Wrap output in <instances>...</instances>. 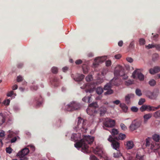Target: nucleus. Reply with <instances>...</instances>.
<instances>
[{"label": "nucleus", "instance_id": "1", "mask_svg": "<svg viewBox=\"0 0 160 160\" xmlns=\"http://www.w3.org/2000/svg\"><path fill=\"white\" fill-rule=\"evenodd\" d=\"M93 137L90 136H83V138L74 144L75 147L79 149L81 148V151L86 153H89L90 151L89 149V145L91 144L93 142Z\"/></svg>", "mask_w": 160, "mask_h": 160}, {"label": "nucleus", "instance_id": "24", "mask_svg": "<svg viewBox=\"0 0 160 160\" xmlns=\"http://www.w3.org/2000/svg\"><path fill=\"white\" fill-rule=\"evenodd\" d=\"M58 79L56 77H54L52 79V84L55 87H57L58 86Z\"/></svg>", "mask_w": 160, "mask_h": 160}, {"label": "nucleus", "instance_id": "40", "mask_svg": "<svg viewBox=\"0 0 160 160\" xmlns=\"http://www.w3.org/2000/svg\"><path fill=\"white\" fill-rule=\"evenodd\" d=\"M145 41L144 39L141 38L139 40V44L140 45H143L145 44Z\"/></svg>", "mask_w": 160, "mask_h": 160}, {"label": "nucleus", "instance_id": "38", "mask_svg": "<svg viewBox=\"0 0 160 160\" xmlns=\"http://www.w3.org/2000/svg\"><path fill=\"white\" fill-rule=\"evenodd\" d=\"M107 91L104 93V94L105 95H110L112 94L113 91L112 90L110 89L109 90H107Z\"/></svg>", "mask_w": 160, "mask_h": 160}, {"label": "nucleus", "instance_id": "61", "mask_svg": "<svg viewBox=\"0 0 160 160\" xmlns=\"http://www.w3.org/2000/svg\"><path fill=\"white\" fill-rule=\"evenodd\" d=\"M28 147H30L31 149H32V150L33 151H35V147L33 145H30L28 146Z\"/></svg>", "mask_w": 160, "mask_h": 160}, {"label": "nucleus", "instance_id": "50", "mask_svg": "<svg viewBox=\"0 0 160 160\" xmlns=\"http://www.w3.org/2000/svg\"><path fill=\"white\" fill-rule=\"evenodd\" d=\"M120 127L121 129L123 130H125L127 129L126 126L123 123L120 124Z\"/></svg>", "mask_w": 160, "mask_h": 160}, {"label": "nucleus", "instance_id": "7", "mask_svg": "<svg viewBox=\"0 0 160 160\" xmlns=\"http://www.w3.org/2000/svg\"><path fill=\"white\" fill-rule=\"evenodd\" d=\"M114 74L116 76H123L125 75L124 69L122 67L118 65L115 69Z\"/></svg>", "mask_w": 160, "mask_h": 160}, {"label": "nucleus", "instance_id": "33", "mask_svg": "<svg viewBox=\"0 0 160 160\" xmlns=\"http://www.w3.org/2000/svg\"><path fill=\"white\" fill-rule=\"evenodd\" d=\"M108 68H104L102 71L101 72V75L102 76H104L106 73L108 72Z\"/></svg>", "mask_w": 160, "mask_h": 160}, {"label": "nucleus", "instance_id": "35", "mask_svg": "<svg viewBox=\"0 0 160 160\" xmlns=\"http://www.w3.org/2000/svg\"><path fill=\"white\" fill-rule=\"evenodd\" d=\"M122 154L119 151H117L116 153H113V157L115 158H118L121 156Z\"/></svg>", "mask_w": 160, "mask_h": 160}, {"label": "nucleus", "instance_id": "47", "mask_svg": "<svg viewBox=\"0 0 160 160\" xmlns=\"http://www.w3.org/2000/svg\"><path fill=\"white\" fill-rule=\"evenodd\" d=\"M159 148L157 149V150H155V151L153 150H151L152 152L153 151L154 152H156V154L158 155V154L159 157H160V149H159Z\"/></svg>", "mask_w": 160, "mask_h": 160}, {"label": "nucleus", "instance_id": "39", "mask_svg": "<svg viewBox=\"0 0 160 160\" xmlns=\"http://www.w3.org/2000/svg\"><path fill=\"white\" fill-rule=\"evenodd\" d=\"M102 108H100V114L101 116H102L106 112V108H104L102 110Z\"/></svg>", "mask_w": 160, "mask_h": 160}, {"label": "nucleus", "instance_id": "18", "mask_svg": "<svg viewBox=\"0 0 160 160\" xmlns=\"http://www.w3.org/2000/svg\"><path fill=\"white\" fill-rule=\"evenodd\" d=\"M78 120L76 128H77V129H79V128H80L82 124L83 123V122H85V123H86V120L82 119L80 117H78Z\"/></svg>", "mask_w": 160, "mask_h": 160}, {"label": "nucleus", "instance_id": "45", "mask_svg": "<svg viewBox=\"0 0 160 160\" xmlns=\"http://www.w3.org/2000/svg\"><path fill=\"white\" fill-rule=\"evenodd\" d=\"M52 71L54 73H57L58 72V69L57 67H53L52 68Z\"/></svg>", "mask_w": 160, "mask_h": 160}, {"label": "nucleus", "instance_id": "44", "mask_svg": "<svg viewBox=\"0 0 160 160\" xmlns=\"http://www.w3.org/2000/svg\"><path fill=\"white\" fill-rule=\"evenodd\" d=\"M149 84L151 86H154L156 84V81L153 79L149 81Z\"/></svg>", "mask_w": 160, "mask_h": 160}, {"label": "nucleus", "instance_id": "62", "mask_svg": "<svg viewBox=\"0 0 160 160\" xmlns=\"http://www.w3.org/2000/svg\"><path fill=\"white\" fill-rule=\"evenodd\" d=\"M13 91H11L9 92H8L7 94V96L8 97H11V96L12 95H13Z\"/></svg>", "mask_w": 160, "mask_h": 160}, {"label": "nucleus", "instance_id": "13", "mask_svg": "<svg viewBox=\"0 0 160 160\" xmlns=\"http://www.w3.org/2000/svg\"><path fill=\"white\" fill-rule=\"evenodd\" d=\"M81 138V134L80 133H73L71 137V139L72 141H78Z\"/></svg>", "mask_w": 160, "mask_h": 160}, {"label": "nucleus", "instance_id": "8", "mask_svg": "<svg viewBox=\"0 0 160 160\" xmlns=\"http://www.w3.org/2000/svg\"><path fill=\"white\" fill-rule=\"evenodd\" d=\"M103 124V126L106 127L112 128L115 126V121L114 120L109 118H107L104 121Z\"/></svg>", "mask_w": 160, "mask_h": 160}, {"label": "nucleus", "instance_id": "19", "mask_svg": "<svg viewBox=\"0 0 160 160\" xmlns=\"http://www.w3.org/2000/svg\"><path fill=\"white\" fill-rule=\"evenodd\" d=\"M126 146V148L128 149L132 148L134 146L133 142L132 141H129L127 142L126 144H125Z\"/></svg>", "mask_w": 160, "mask_h": 160}, {"label": "nucleus", "instance_id": "3", "mask_svg": "<svg viewBox=\"0 0 160 160\" xmlns=\"http://www.w3.org/2000/svg\"><path fill=\"white\" fill-rule=\"evenodd\" d=\"M80 108V105L79 103L75 101H72L66 106L65 110L71 112L78 110Z\"/></svg>", "mask_w": 160, "mask_h": 160}, {"label": "nucleus", "instance_id": "53", "mask_svg": "<svg viewBox=\"0 0 160 160\" xmlns=\"http://www.w3.org/2000/svg\"><path fill=\"white\" fill-rule=\"evenodd\" d=\"M22 80V76H19L17 77V81L18 82H21Z\"/></svg>", "mask_w": 160, "mask_h": 160}, {"label": "nucleus", "instance_id": "28", "mask_svg": "<svg viewBox=\"0 0 160 160\" xmlns=\"http://www.w3.org/2000/svg\"><path fill=\"white\" fill-rule=\"evenodd\" d=\"M155 110V107L146 105V111H154Z\"/></svg>", "mask_w": 160, "mask_h": 160}, {"label": "nucleus", "instance_id": "23", "mask_svg": "<svg viewBox=\"0 0 160 160\" xmlns=\"http://www.w3.org/2000/svg\"><path fill=\"white\" fill-rule=\"evenodd\" d=\"M86 124V123H85V122H83V123L82 124L80 128H79V129L80 128L81 131L82 132H87V128L85 126Z\"/></svg>", "mask_w": 160, "mask_h": 160}, {"label": "nucleus", "instance_id": "14", "mask_svg": "<svg viewBox=\"0 0 160 160\" xmlns=\"http://www.w3.org/2000/svg\"><path fill=\"white\" fill-rule=\"evenodd\" d=\"M93 152L96 154H97L100 156H102L103 152L102 148L99 147H97L96 148H92Z\"/></svg>", "mask_w": 160, "mask_h": 160}, {"label": "nucleus", "instance_id": "46", "mask_svg": "<svg viewBox=\"0 0 160 160\" xmlns=\"http://www.w3.org/2000/svg\"><path fill=\"white\" fill-rule=\"evenodd\" d=\"M131 110L133 112H137L138 111V109L137 107L135 106H133L131 107Z\"/></svg>", "mask_w": 160, "mask_h": 160}, {"label": "nucleus", "instance_id": "30", "mask_svg": "<svg viewBox=\"0 0 160 160\" xmlns=\"http://www.w3.org/2000/svg\"><path fill=\"white\" fill-rule=\"evenodd\" d=\"M91 98V97L90 96L85 97L82 99V100L84 102H87L88 103H90Z\"/></svg>", "mask_w": 160, "mask_h": 160}, {"label": "nucleus", "instance_id": "6", "mask_svg": "<svg viewBox=\"0 0 160 160\" xmlns=\"http://www.w3.org/2000/svg\"><path fill=\"white\" fill-rule=\"evenodd\" d=\"M108 140L112 143V146L113 148L116 150L118 149L120 146V143L118 141L116 140L115 138H113L112 136L110 135Z\"/></svg>", "mask_w": 160, "mask_h": 160}, {"label": "nucleus", "instance_id": "10", "mask_svg": "<svg viewBox=\"0 0 160 160\" xmlns=\"http://www.w3.org/2000/svg\"><path fill=\"white\" fill-rule=\"evenodd\" d=\"M106 59L105 56L103 57H98L94 60V62L93 63V65L95 67H97L99 63L103 62Z\"/></svg>", "mask_w": 160, "mask_h": 160}, {"label": "nucleus", "instance_id": "5", "mask_svg": "<svg viewBox=\"0 0 160 160\" xmlns=\"http://www.w3.org/2000/svg\"><path fill=\"white\" fill-rule=\"evenodd\" d=\"M142 69H137L133 72L132 77L134 79H138L140 81H143L144 78V75L141 72Z\"/></svg>", "mask_w": 160, "mask_h": 160}, {"label": "nucleus", "instance_id": "2", "mask_svg": "<svg viewBox=\"0 0 160 160\" xmlns=\"http://www.w3.org/2000/svg\"><path fill=\"white\" fill-rule=\"evenodd\" d=\"M152 138L155 142L151 143L150 142L149 138L146 139L145 146L148 148L155 151L160 148V142H159L160 136L158 134H155L153 135Z\"/></svg>", "mask_w": 160, "mask_h": 160}, {"label": "nucleus", "instance_id": "11", "mask_svg": "<svg viewBox=\"0 0 160 160\" xmlns=\"http://www.w3.org/2000/svg\"><path fill=\"white\" fill-rule=\"evenodd\" d=\"M146 95L149 98L152 99H155L157 98L158 94L156 92H152L150 91H148L147 92Z\"/></svg>", "mask_w": 160, "mask_h": 160}, {"label": "nucleus", "instance_id": "49", "mask_svg": "<svg viewBox=\"0 0 160 160\" xmlns=\"http://www.w3.org/2000/svg\"><path fill=\"white\" fill-rule=\"evenodd\" d=\"M92 78V76L90 75H88L86 78V80L87 82L91 81Z\"/></svg>", "mask_w": 160, "mask_h": 160}, {"label": "nucleus", "instance_id": "63", "mask_svg": "<svg viewBox=\"0 0 160 160\" xmlns=\"http://www.w3.org/2000/svg\"><path fill=\"white\" fill-rule=\"evenodd\" d=\"M17 138L16 137H14L12 138L11 140V142L12 143L14 142L17 140Z\"/></svg>", "mask_w": 160, "mask_h": 160}, {"label": "nucleus", "instance_id": "9", "mask_svg": "<svg viewBox=\"0 0 160 160\" xmlns=\"http://www.w3.org/2000/svg\"><path fill=\"white\" fill-rule=\"evenodd\" d=\"M141 125L140 122L134 120L132 121L129 126L130 129L132 131H134L139 128Z\"/></svg>", "mask_w": 160, "mask_h": 160}, {"label": "nucleus", "instance_id": "22", "mask_svg": "<svg viewBox=\"0 0 160 160\" xmlns=\"http://www.w3.org/2000/svg\"><path fill=\"white\" fill-rule=\"evenodd\" d=\"M152 116V114L149 113L146 114L143 116L144 122L146 123L147 122L148 120Z\"/></svg>", "mask_w": 160, "mask_h": 160}, {"label": "nucleus", "instance_id": "16", "mask_svg": "<svg viewBox=\"0 0 160 160\" xmlns=\"http://www.w3.org/2000/svg\"><path fill=\"white\" fill-rule=\"evenodd\" d=\"M114 80L113 79L109 83H107L104 87V89L105 90L111 89L112 87V84H113L115 85L118 86V84L113 83Z\"/></svg>", "mask_w": 160, "mask_h": 160}, {"label": "nucleus", "instance_id": "27", "mask_svg": "<svg viewBox=\"0 0 160 160\" xmlns=\"http://www.w3.org/2000/svg\"><path fill=\"white\" fill-rule=\"evenodd\" d=\"M5 118L2 114H0V125H2L5 121Z\"/></svg>", "mask_w": 160, "mask_h": 160}, {"label": "nucleus", "instance_id": "43", "mask_svg": "<svg viewBox=\"0 0 160 160\" xmlns=\"http://www.w3.org/2000/svg\"><path fill=\"white\" fill-rule=\"evenodd\" d=\"M145 101V99L144 98H141L140 99L138 104L139 105H142L143 104Z\"/></svg>", "mask_w": 160, "mask_h": 160}, {"label": "nucleus", "instance_id": "25", "mask_svg": "<svg viewBox=\"0 0 160 160\" xmlns=\"http://www.w3.org/2000/svg\"><path fill=\"white\" fill-rule=\"evenodd\" d=\"M120 107L124 112H126L127 111L128 107L125 104L121 103L120 104Z\"/></svg>", "mask_w": 160, "mask_h": 160}, {"label": "nucleus", "instance_id": "34", "mask_svg": "<svg viewBox=\"0 0 160 160\" xmlns=\"http://www.w3.org/2000/svg\"><path fill=\"white\" fill-rule=\"evenodd\" d=\"M135 93L136 94L139 96H140L142 95V93L141 90L138 88L136 89L135 91Z\"/></svg>", "mask_w": 160, "mask_h": 160}, {"label": "nucleus", "instance_id": "15", "mask_svg": "<svg viewBox=\"0 0 160 160\" xmlns=\"http://www.w3.org/2000/svg\"><path fill=\"white\" fill-rule=\"evenodd\" d=\"M134 95L133 94L130 93L128 94L125 97V101L127 104H129L130 103V99L133 98L134 97Z\"/></svg>", "mask_w": 160, "mask_h": 160}, {"label": "nucleus", "instance_id": "17", "mask_svg": "<svg viewBox=\"0 0 160 160\" xmlns=\"http://www.w3.org/2000/svg\"><path fill=\"white\" fill-rule=\"evenodd\" d=\"M159 72H160V67L158 66L155 67L153 68H151L149 70L150 73L152 74H154Z\"/></svg>", "mask_w": 160, "mask_h": 160}, {"label": "nucleus", "instance_id": "32", "mask_svg": "<svg viewBox=\"0 0 160 160\" xmlns=\"http://www.w3.org/2000/svg\"><path fill=\"white\" fill-rule=\"evenodd\" d=\"M153 116L156 118H160V111L159 110L155 112L153 114Z\"/></svg>", "mask_w": 160, "mask_h": 160}, {"label": "nucleus", "instance_id": "29", "mask_svg": "<svg viewBox=\"0 0 160 160\" xmlns=\"http://www.w3.org/2000/svg\"><path fill=\"white\" fill-rule=\"evenodd\" d=\"M103 92L102 88L100 87H98L96 89V92L98 94H101Z\"/></svg>", "mask_w": 160, "mask_h": 160}, {"label": "nucleus", "instance_id": "42", "mask_svg": "<svg viewBox=\"0 0 160 160\" xmlns=\"http://www.w3.org/2000/svg\"><path fill=\"white\" fill-rule=\"evenodd\" d=\"M156 44H149L148 45L146 46V48L148 49L152 48H155Z\"/></svg>", "mask_w": 160, "mask_h": 160}, {"label": "nucleus", "instance_id": "60", "mask_svg": "<svg viewBox=\"0 0 160 160\" xmlns=\"http://www.w3.org/2000/svg\"><path fill=\"white\" fill-rule=\"evenodd\" d=\"M120 102V101L119 100H117L113 102V103L116 105L119 104Z\"/></svg>", "mask_w": 160, "mask_h": 160}, {"label": "nucleus", "instance_id": "52", "mask_svg": "<svg viewBox=\"0 0 160 160\" xmlns=\"http://www.w3.org/2000/svg\"><path fill=\"white\" fill-rule=\"evenodd\" d=\"M10 102V100H9V99H8L4 101V103L5 105H9Z\"/></svg>", "mask_w": 160, "mask_h": 160}, {"label": "nucleus", "instance_id": "56", "mask_svg": "<svg viewBox=\"0 0 160 160\" xmlns=\"http://www.w3.org/2000/svg\"><path fill=\"white\" fill-rule=\"evenodd\" d=\"M105 63L107 66H109L111 65V62L110 60H108Z\"/></svg>", "mask_w": 160, "mask_h": 160}, {"label": "nucleus", "instance_id": "58", "mask_svg": "<svg viewBox=\"0 0 160 160\" xmlns=\"http://www.w3.org/2000/svg\"><path fill=\"white\" fill-rule=\"evenodd\" d=\"M127 61L129 62H132L133 61V59L130 57H128L126 58Z\"/></svg>", "mask_w": 160, "mask_h": 160}, {"label": "nucleus", "instance_id": "12", "mask_svg": "<svg viewBox=\"0 0 160 160\" xmlns=\"http://www.w3.org/2000/svg\"><path fill=\"white\" fill-rule=\"evenodd\" d=\"M29 152V149L27 148H25L19 152L17 155L19 156H24L27 155Z\"/></svg>", "mask_w": 160, "mask_h": 160}, {"label": "nucleus", "instance_id": "37", "mask_svg": "<svg viewBox=\"0 0 160 160\" xmlns=\"http://www.w3.org/2000/svg\"><path fill=\"white\" fill-rule=\"evenodd\" d=\"M85 76L84 75L82 74L76 78V81H82L84 78Z\"/></svg>", "mask_w": 160, "mask_h": 160}, {"label": "nucleus", "instance_id": "59", "mask_svg": "<svg viewBox=\"0 0 160 160\" xmlns=\"http://www.w3.org/2000/svg\"><path fill=\"white\" fill-rule=\"evenodd\" d=\"M82 63V61L80 59L77 60L75 61L76 64L77 65H79V64Z\"/></svg>", "mask_w": 160, "mask_h": 160}, {"label": "nucleus", "instance_id": "4", "mask_svg": "<svg viewBox=\"0 0 160 160\" xmlns=\"http://www.w3.org/2000/svg\"><path fill=\"white\" fill-rule=\"evenodd\" d=\"M98 106L97 102H93L90 104L89 105V107H88L87 109V113L91 115H93L96 113L97 111L96 109L98 107Z\"/></svg>", "mask_w": 160, "mask_h": 160}, {"label": "nucleus", "instance_id": "41", "mask_svg": "<svg viewBox=\"0 0 160 160\" xmlns=\"http://www.w3.org/2000/svg\"><path fill=\"white\" fill-rule=\"evenodd\" d=\"M140 109L142 112L146 111V105H142L140 108Z\"/></svg>", "mask_w": 160, "mask_h": 160}, {"label": "nucleus", "instance_id": "57", "mask_svg": "<svg viewBox=\"0 0 160 160\" xmlns=\"http://www.w3.org/2000/svg\"><path fill=\"white\" fill-rule=\"evenodd\" d=\"M20 159V160H28V158L27 157L24 156H19Z\"/></svg>", "mask_w": 160, "mask_h": 160}, {"label": "nucleus", "instance_id": "20", "mask_svg": "<svg viewBox=\"0 0 160 160\" xmlns=\"http://www.w3.org/2000/svg\"><path fill=\"white\" fill-rule=\"evenodd\" d=\"M126 138V135L125 134H122L121 133H120L118 137H115V138L116 140H123L124 139Z\"/></svg>", "mask_w": 160, "mask_h": 160}, {"label": "nucleus", "instance_id": "21", "mask_svg": "<svg viewBox=\"0 0 160 160\" xmlns=\"http://www.w3.org/2000/svg\"><path fill=\"white\" fill-rule=\"evenodd\" d=\"M35 101H36V106L39 107L42 104V99L41 96H39L38 98H35Z\"/></svg>", "mask_w": 160, "mask_h": 160}, {"label": "nucleus", "instance_id": "64", "mask_svg": "<svg viewBox=\"0 0 160 160\" xmlns=\"http://www.w3.org/2000/svg\"><path fill=\"white\" fill-rule=\"evenodd\" d=\"M155 48L157 50L160 51V44H156Z\"/></svg>", "mask_w": 160, "mask_h": 160}, {"label": "nucleus", "instance_id": "36", "mask_svg": "<svg viewBox=\"0 0 160 160\" xmlns=\"http://www.w3.org/2000/svg\"><path fill=\"white\" fill-rule=\"evenodd\" d=\"M158 58V55L157 53L153 54L152 56V59L154 61H156Z\"/></svg>", "mask_w": 160, "mask_h": 160}, {"label": "nucleus", "instance_id": "31", "mask_svg": "<svg viewBox=\"0 0 160 160\" xmlns=\"http://www.w3.org/2000/svg\"><path fill=\"white\" fill-rule=\"evenodd\" d=\"M144 156H141L138 153L136 156V158L137 160H144Z\"/></svg>", "mask_w": 160, "mask_h": 160}, {"label": "nucleus", "instance_id": "51", "mask_svg": "<svg viewBox=\"0 0 160 160\" xmlns=\"http://www.w3.org/2000/svg\"><path fill=\"white\" fill-rule=\"evenodd\" d=\"M12 149L10 147H8L6 148V151L7 153L9 154L11 153L12 152Z\"/></svg>", "mask_w": 160, "mask_h": 160}, {"label": "nucleus", "instance_id": "54", "mask_svg": "<svg viewBox=\"0 0 160 160\" xmlns=\"http://www.w3.org/2000/svg\"><path fill=\"white\" fill-rule=\"evenodd\" d=\"M129 47L130 48H133L134 47V41H132L130 44Z\"/></svg>", "mask_w": 160, "mask_h": 160}, {"label": "nucleus", "instance_id": "48", "mask_svg": "<svg viewBox=\"0 0 160 160\" xmlns=\"http://www.w3.org/2000/svg\"><path fill=\"white\" fill-rule=\"evenodd\" d=\"M133 83V81L131 80H128L125 82V84L127 86H129Z\"/></svg>", "mask_w": 160, "mask_h": 160}, {"label": "nucleus", "instance_id": "55", "mask_svg": "<svg viewBox=\"0 0 160 160\" xmlns=\"http://www.w3.org/2000/svg\"><path fill=\"white\" fill-rule=\"evenodd\" d=\"M90 160H99L94 155H92L90 156Z\"/></svg>", "mask_w": 160, "mask_h": 160}, {"label": "nucleus", "instance_id": "26", "mask_svg": "<svg viewBox=\"0 0 160 160\" xmlns=\"http://www.w3.org/2000/svg\"><path fill=\"white\" fill-rule=\"evenodd\" d=\"M118 131L117 129L115 128L112 129V130L111 133L113 137V138H114L115 136L118 135Z\"/></svg>", "mask_w": 160, "mask_h": 160}]
</instances>
